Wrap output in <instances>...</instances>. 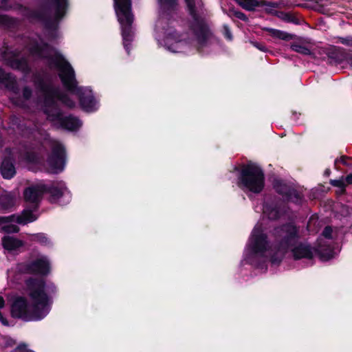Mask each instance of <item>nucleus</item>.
<instances>
[{
  "instance_id": "obj_1",
  "label": "nucleus",
  "mask_w": 352,
  "mask_h": 352,
  "mask_svg": "<svg viewBox=\"0 0 352 352\" xmlns=\"http://www.w3.org/2000/svg\"><path fill=\"white\" fill-rule=\"evenodd\" d=\"M30 52L33 56L46 59L50 67H56L59 71L58 77L63 86L69 92L78 96L83 111L94 112L97 110V100L92 90L88 87H78L75 71L62 54L48 43H39L37 41L32 43Z\"/></svg>"
},
{
  "instance_id": "obj_2",
  "label": "nucleus",
  "mask_w": 352,
  "mask_h": 352,
  "mask_svg": "<svg viewBox=\"0 0 352 352\" xmlns=\"http://www.w3.org/2000/svg\"><path fill=\"white\" fill-rule=\"evenodd\" d=\"M38 9L30 12V17L41 22L49 39L57 38L59 23L67 14L68 0H43Z\"/></svg>"
},
{
  "instance_id": "obj_3",
  "label": "nucleus",
  "mask_w": 352,
  "mask_h": 352,
  "mask_svg": "<svg viewBox=\"0 0 352 352\" xmlns=\"http://www.w3.org/2000/svg\"><path fill=\"white\" fill-rule=\"evenodd\" d=\"M34 82L35 86L43 93L42 111L44 114L46 111L50 113H56V111L63 112L57 100L70 109L76 107L75 102L67 94L61 91L58 87L46 82L43 77L37 76Z\"/></svg>"
},
{
  "instance_id": "obj_4",
  "label": "nucleus",
  "mask_w": 352,
  "mask_h": 352,
  "mask_svg": "<svg viewBox=\"0 0 352 352\" xmlns=\"http://www.w3.org/2000/svg\"><path fill=\"white\" fill-rule=\"evenodd\" d=\"M237 185L243 191L261 193L265 187L263 170L252 162L243 165L237 177Z\"/></svg>"
},
{
  "instance_id": "obj_5",
  "label": "nucleus",
  "mask_w": 352,
  "mask_h": 352,
  "mask_svg": "<svg viewBox=\"0 0 352 352\" xmlns=\"http://www.w3.org/2000/svg\"><path fill=\"white\" fill-rule=\"evenodd\" d=\"M113 6L122 28L123 45L129 54L134 36L132 31L134 16L131 10V0H113Z\"/></svg>"
},
{
  "instance_id": "obj_6",
  "label": "nucleus",
  "mask_w": 352,
  "mask_h": 352,
  "mask_svg": "<svg viewBox=\"0 0 352 352\" xmlns=\"http://www.w3.org/2000/svg\"><path fill=\"white\" fill-rule=\"evenodd\" d=\"M186 10L192 21L189 23V29L196 38L197 43L206 46L212 36V32L206 19L201 16L197 9L196 0H184Z\"/></svg>"
},
{
  "instance_id": "obj_7",
  "label": "nucleus",
  "mask_w": 352,
  "mask_h": 352,
  "mask_svg": "<svg viewBox=\"0 0 352 352\" xmlns=\"http://www.w3.org/2000/svg\"><path fill=\"white\" fill-rule=\"evenodd\" d=\"M267 236L260 228H254L251 234L248 245L249 256L252 264L256 268L267 267V258L265 256L268 248Z\"/></svg>"
},
{
  "instance_id": "obj_8",
  "label": "nucleus",
  "mask_w": 352,
  "mask_h": 352,
  "mask_svg": "<svg viewBox=\"0 0 352 352\" xmlns=\"http://www.w3.org/2000/svg\"><path fill=\"white\" fill-rule=\"evenodd\" d=\"M32 287V291H28L32 304L30 306L28 321H39L43 319L50 312L51 303L47 302V298L42 292L41 287L38 285Z\"/></svg>"
},
{
  "instance_id": "obj_9",
  "label": "nucleus",
  "mask_w": 352,
  "mask_h": 352,
  "mask_svg": "<svg viewBox=\"0 0 352 352\" xmlns=\"http://www.w3.org/2000/svg\"><path fill=\"white\" fill-rule=\"evenodd\" d=\"M274 243L285 251L295 245L298 238V228L292 223H285L274 228Z\"/></svg>"
},
{
  "instance_id": "obj_10",
  "label": "nucleus",
  "mask_w": 352,
  "mask_h": 352,
  "mask_svg": "<svg viewBox=\"0 0 352 352\" xmlns=\"http://www.w3.org/2000/svg\"><path fill=\"white\" fill-rule=\"evenodd\" d=\"M20 52L17 50H11L8 45H3L1 51V58L5 65L10 68L28 73L30 68L25 57L19 58Z\"/></svg>"
},
{
  "instance_id": "obj_11",
  "label": "nucleus",
  "mask_w": 352,
  "mask_h": 352,
  "mask_svg": "<svg viewBox=\"0 0 352 352\" xmlns=\"http://www.w3.org/2000/svg\"><path fill=\"white\" fill-rule=\"evenodd\" d=\"M67 161V152L65 146L56 142L52 147L51 153L47 157V164L54 173L62 172Z\"/></svg>"
},
{
  "instance_id": "obj_12",
  "label": "nucleus",
  "mask_w": 352,
  "mask_h": 352,
  "mask_svg": "<svg viewBox=\"0 0 352 352\" xmlns=\"http://www.w3.org/2000/svg\"><path fill=\"white\" fill-rule=\"evenodd\" d=\"M45 115L46 116L47 120L50 122H58L62 129L70 131L78 130L82 124L78 118L72 114L65 116H63V112L56 111V113H50L49 111H45Z\"/></svg>"
},
{
  "instance_id": "obj_13",
  "label": "nucleus",
  "mask_w": 352,
  "mask_h": 352,
  "mask_svg": "<svg viewBox=\"0 0 352 352\" xmlns=\"http://www.w3.org/2000/svg\"><path fill=\"white\" fill-rule=\"evenodd\" d=\"M288 208L287 203L280 198H274L266 201L263 206L265 214L271 220H277L285 215Z\"/></svg>"
},
{
  "instance_id": "obj_14",
  "label": "nucleus",
  "mask_w": 352,
  "mask_h": 352,
  "mask_svg": "<svg viewBox=\"0 0 352 352\" xmlns=\"http://www.w3.org/2000/svg\"><path fill=\"white\" fill-rule=\"evenodd\" d=\"M25 286L28 291H32V287H36L38 285L41 287L42 292L45 294L47 298V302L52 304V297L56 296L58 293V288L54 283H46L43 278L30 277L25 281Z\"/></svg>"
},
{
  "instance_id": "obj_15",
  "label": "nucleus",
  "mask_w": 352,
  "mask_h": 352,
  "mask_svg": "<svg viewBox=\"0 0 352 352\" xmlns=\"http://www.w3.org/2000/svg\"><path fill=\"white\" fill-rule=\"evenodd\" d=\"M30 305L24 296H16L10 306V314L13 318L28 322Z\"/></svg>"
},
{
  "instance_id": "obj_16",
  "label": "nucleus",
  "mask_w": 352,
  "mask_h": 352,
  "mask_svg": "<svg viewBox=\"0 0 352 352\" xmlns=\"http://www.w3.org/2000/svg\"><path fill=\"white\" fill-rule=\"evenodd\" d=\"M23 269L27 274L47 276L50 272V263L45 257L37 258L24 263Z\"/></svg>"
},
{
  "instance_id": "obj_17",
  "label": "nucleus",
  "mask_w": 352,
  "mask_h": 352,
  "mask_svg": "<svg viewBox=\"0 0 352 352\" xmlns=\"http://www.w3.org/2000/svg\"><path fill=\"white\" fill-rule=\"evenodd\" d=\"M43 184L32 185L25 188L23 197L25 202L32 204L34 210H37L44 195Z\"/></svg>"
},
{
  "instance_id": "obj_18",
  "label": "nucleus",
  "mask_w": 352,
  "mask_h": 352,
  "mask_svg": "<svg viewBox=\"0 0 352 352\" xmlns=\"http://www.w3.org/2000/svg\"><path fill=\"white\" fill-rule=\"evenodd\" d=\"M348 50L341 47L331 46L326 50L327 62L331 65L337 66L346 62Z\"/></svg>"
},
{
  "instance_id": "obj_19",
  "label": "nucleus",
  "mask_w": 352,
  "mask_h": 352,
  "mask_svg": "<svg viewBox=\"0 0 352 352\" xmlns=\"http://www.w3.org/2000/svg\"><path fill=\"white\" fill-rule=\"evenodd\" d=\"M43 190L44 194H49L48 201L51 204L57 203L63 196L65 191L67 190L64 184H44Z\"/></svg>"
},
{
  "instance_id": "obj_20",
  "label": "nucleus",
  "mask_w": 352,
  "mask_h": 352,
  "mask_svg": "<svg viewBox=\"0 0 352 352\" xmlns=\"http://www.w3.org/2000/svg\"><path fill=\"white\" fill-rule=\"evenodd\" d=\"M236 1L243 9L250 12L255 11L256 8L263 6L278 8L280 4L277 1L267 0H236Z\"/></svg>"
},
{
  "instance_id": "obj_21",
  "label": "nucleus",
  "mask_w": 352,
  "mask_h": 352,
  "mask_svg": "<svg viewBox=\"0 0 352 352\" xmlns=\"http://www.w3.org/2000/svg\"><path fill=\"white\" fill-rule=\"evenodd\" d=\"M293 247L291 251L295 261L302 258L311 260L314 258V249L311 245L300 242Z\"/></svg>"
},
{
  "instance_id": "obj_22",
  "label": "nucleus",
  "mask_w": 352,
  "mask_h": 352,
  "mask_svg": "<svg viewBox=\"0 0 352 352\" xmlns=\"http://www.w3.org/2000/svg\"><path fill=\"white\" fill-rule=\"evenodd\" d=\"M15 160L12 155L5 156L0 165V173L5 179H11L16 173Z\"/></svg>"
},
{
  "instance_id": "obj_23",
  "label": "nucleus",
  "mask_w": 352,
  "mask_h": 352,
  "mask_svg": "<svg viewBox=\"0 0 352 352\" xmlns=\"http://www.w3.org/2000/svg\"><path fill=\"white\" fill-rule=\"evenodd\" d=\"M272 8H265V13L277 16L282 21L287 23H290L295 25H300L301 23L300 19L295 13L291 12L277 11Z\"/></svg>"
},
{
  "instance_id": "obj_24",
  "label": "nucleus",
  "mask_w": 352,
  "mask_h": 352,
  "mask_svg": "<svg viewBox=\"0 0 352 352\" xmlns=\"http://www.w3.org/2000/svg\"><path fill=\"white\" fill-rule=\"evenodd\" d=\"M1 241L3 248L9 252L17 250L24 245L22 240L10 236H4Z\"/></svg>"
},
{
  "instance_id": "obj_25",
  "label": "nucleus",
  "mask_w": 352,
  "mask_h": 352,
  "mask_svg": "<svg viewBox=\"0 0 352 352\" xmlns=\"http://www.w3.org/2000/svg\"><path fill=\"white\" fill-rule=\"evenodd\" d=\"M320 259L322 261H328L334 256V250L330 245H321L318 248L314 249Z\"/></svg>"
},
{
  "instance_id": "obj_26",
  "label": "nucleus",
  "mask_w": 352,
  "mask_h": 352,
  "mask_svg": "<svg viewBox=\"0 0 352 352\" xmlns=\"http://www.w3.org/2000/svg\"><path fill=\"white\" fill-rule=\"evenodd\" d=\"M263 30L268 32L269 34L274 38H278L285 41L292 40L295 37L294 34L272 28H263Z\"/></svg>"
},
{
  "instance_id": "obj_27",
  "label": "nucleus",
  "mask_w": 352,
  "mask_h": 352,
  "mask_svg": "<svg viewBox=\"0 0 352 352\" xmlns=\"http://www.w3.org/2000/svg\"><path fill=\"white\" fill-rule=\"evenodd\" d=\"M22 158L28 164L36 165L42 164L44 161V158L41 153L32 151H25L23 154Z\"/></svg>"
},
{
  "instance_id": "obj_28",
  "label": "nucleus",
  "mask_w": 352,
  "mask_h": 352,
  "mask_svg": "<svg viewBox=\"0 0 352 352\" xmlns=\"http://www.w3.org/2000/svg\"><path fill=\"white\" fill-rule=\"evenodd\" d=\"M35 210L31 207V209H24L17 218V223L20 225H26L37 219V217L33 214Z\"/></svg>"
},
{
  "instance_id": "obj_29",
  "label": "nucleus",
  "mask_w": 352,
  "mask_h": 352,
  "mask_svg": "<svg viewBox=\"0 0 352 352\" xmlns=\"http://www.w3.org/2000/svg\"><path fill=\"white\" fill-rule=\"evenodd\" d=\"M303 198V194L293 186L290 189L289 192L285 197L287 201L292 202L297 205H300L302 204Z\"/></svg>"
},
{
  "instance_id": "obj_30",
  "label": "nucleus",
  "mask_w": 352,
  "mask_h": 352,
  "mask_svg": "<svg viewBox=\"0 0 352 352\" xmlns=\"http://www.w3.org/2000/svg\"><path fill=\"white\" fill-rule=\"evenodd\" d=\"M15 198L11 193H4L0 196V208L2 210H8L14 207Z\"/></svg>"
},
{
  "instance_id": "obj_31",
  "label": "nucleus",
  "mask_w": 352,
  "mask_h": 352,
  "mask_svg": "<svg viewBox=\"0 0 352 352\" xmlns=\"http://www.w3.org/2000/svg\"><path fill=\"white\" fill-rule=\"evenodd\" d=\"M1 83L3 84L7 89L13 93L16 94L19 91V86L16 79L15 76L10 73H8Z\"/></svg>"
},
{
  "instance_id": "obj_32",
  "label": "nucleus",
  "mask_w": 352,
  "mask_h": 352,
  "mask_svg": "<svg viewBox=\"0 0 352 352\" xmlns=\"http://www.w3.org/2000/svg\"><path fill=\"white\" fill-rule=\"evenodd\" d=\"M275 191L282 195L284 198L289 192L292 186L287 184L282 180H275L273 184Z\"/></svg>"
},
{
  "instance_id": "obj_33",
  "label": "nucleus",
  "mask_w": 352,
  "mask_h": 352,
  "mask_svg": "<svg viewBox=\"0 0 352 352\" xmlns=\"http://www.w3.org/2000/svg\"><path fill=\"white\" fill-rule=\"evenodd\" d=\"M29 239L32 242H36L41 245L48 246L51 245V241L45 233L40 232L32 234L29 236Z\"/></svg>"
},
{
  "instance_id": "obj_34",
  "label": "nucleus",
  "mask_w": 352,
  "mask_h": 352,
  "mask_svg": "<svg viewBox=\"0 0 352 352\" xmlns=\"http://www.w3.org/2000/svg\"><path fill=\"white\" fill-rule=\"evenodd\" d=\"M160 8L164 12H172L179 5L178 0H157Z\"/></svg>"
},
{
  "instance_id": "obj_35",
  "label": "nucleus",
  "mask_w": 352,
  "mask_h": 352,
  "mask_svg": "<svg viewBox=\"0 0 352 352\" xmlns=\"http://www.w3.org/2000/svg\"><path fill=\"white\" fill-rule=\"evenodd\" d=\"M274 248L276 251L271 255L270 261L273 265H279L288 251H285L278 248V247H276L275 244Z\"/></svg>"
},
{
  "instance_id": "obj_36",
  "label": "nucleus",
  "mask_w": 352,
  "mask_h": 352,
  "mask_svg": "<svg viewBox=\"0 0 352 352\" xmlns=\"http://www.w3.org/2000/svg\"><path fill=\"white\" fill-rule=\"evenodd\" d=\"M291 49L298 53L303 55H309L311 54V50L306 46L302 45L298 43H293L291 45Z\"/></svg>"
},
{
  "instance_id": "obj_37",
  "label": "nucleus",
  "mask_w": 352,
  "mask_h": 352,
  "mask_svg": "<svg viewBox=\"0 0 352 352\" xmlns=\"http://www.w3.org/2000/svg\"><path fill=\"white\" fill-rule=\"evenodd\" d=\"M14 25V19L6 14H0V25L11 28Z\"/></svg>"
},
{
  "instance_id": "obj_38",
  "label": "nucleus",
  "mask_w": 352,
  "mask_h": 352,
  "mask_svg": "<svg viewBox=\"0 0 352 352\" xmlns=\"http://www.w3.org/2000/svg\"><path fill=\"white\" fill-rule=\"evenodd\" d=\"M0 229L5 233L11 234V233H18L20 230V228L18 226L14 224H3L0 227Z\"/></svg>"
},
{
  "instance_id": "obj_39",
  "label": "nucleus",
  "mask_w": 352,
  "mask_h": 352,
  "mask_svg": "<svg viewBox=\"0 0 352 352\" xmlns=\"http://www.w3.org/2000/svg\"><path fill=\"white\" fill-rule=\"evenodd\" d=\"M229 16L231 17H232V16L236 17L244 22L248 21V17L246 16V14L239 10H236L234 9H230L229 10Z\"/></svg>"
},
{
  "instance_id": "obj_40",
  "label": "nucleus",
  "mask_w": 352,
  "mask_h": 352,
  "mask_svg": "<svg viewBox=\"0 0 352 352\" xmlns=\"http://www.w3.org/2000/svg\"><path fill=\"white\" fill-rule=\"evenodd\" d=\"M18 217H19V214H12L10 216L0 217V227L2 225L6 224L8 223H12V222L17 223Z\"/></svg>"
},
{
  "instance_id": "obj_41",
  "label": "nucleus",
  "mask_w": 352,
  "mask_h": 352,
  "mask_svg": "<svg viewBox=\"0 0 352 352\" xmlns=\"http://www.w3.org/2000/svg\"><path fill=\"white\" fill-rule=\"evenodd\" d=\"M337 39H338V43H340L346 45V46L352 47V36H348L346 37H340L339 36L337 38Z\"/></svg>"
},
{
  "instance_id": "obj_42",
  "label": "nucleus",
  "mask_w": 352,
  "mask_h": 352,
  "mask_svg": "<svg viewBox=\"0 0 352 352\" xmlns=\"http://www.w3.org/2000/svg\"><path fill=\"white\" fill-rule=\"evenodd\" d=\"M22 95L25 100H29L32 96V90L28 86H25L22 91Z\"/></svg>"
},
{
  "instance_id": "obj_43",
  "label": "nucleus",
  "mask_w": 352,
  "mask_h": 352,
  "mask_svg": "<svg viewBox=\"0 0 352 352\" xmlns=\"http://www.w3.org/2000/svg\"><path fill=\"white\" fill-rule=\"evenodd\" d=\"M330 184L334 187H338L344 190L345 189V184L342 179H331Z\"/></svg>"
},
{
  "instance_id": "obj_44",
  "label": "nucleus",
  "mask_w": 352,
  "mask_h": 352,
  "mask_svg": "<svg viewBox=\"0 0 352 352\" xmlns=\"http://www.w3.org/2000/svg\"><path fill=\"white\" fill-rule=\"evenodd\" d=\"M332 232H333L332 228L329 226H327L324 227V230H322V234L324 238H326L327 239H332Z\"/></svg>"
},
{
  "instance_id": "obj_45",
  "label": "nucleus",
  "mask_w": 352,
  "mask_h": 352,
  "mask_svg": "<svg viewBox=\"0 0 352 352\" xmlns=\"http://www.w3.org/2000/svg\"><path fill=\"white\" fill-rule=\"evenodd\" d=\"M223 35L224 37L228 41H232L233 38L232 32L228 25H223Z\"/></svg>"
},
{
  "instance_id": "obj_46",
  "label": "nucleus",
  "mask_w": 352,
  "mask_h": 352,
  "mask_svg": "<svg viewBox=\"0 0 352 352\" xmlns=\"http://www.w3.org/2000/svg\"><path fill=\"white\" fill-rule=\"evenodd\" d=\"M251 43L253 45L254 47H255L261 52H265L267 51V48L263 43L252 41Z\"/></svg>"
},
{
  "instance_id": "obj_47",
  "label": "nucleus",
  "mask_w": 352,
  "mask_h": 352,
  "mask_svg": "<svg viewBox=\"0 0 352 352\" xmlns=\"http://www.w3.org/2000/svg\"><path fill=\"white\" fill-rule=\"evenodd\" d=\"M28 344L25 342H21L17 345V346L14 349V351H21L23 352L28 351L29 349H27Z\"/></svg>"
},
{
  "instance_id": "obj_48",
  "label": "nucleus",
  "mask_w": 352,
  "mask_h": 352,
  "mask_svg": "<svg viewBox=\"0 0 352 352\" xmlns=\"http://www.w3.org/2000/svg\"><path fill=\"white\" fill-rule=\"evenodd\" d=\"M352 160V157H346V156L343 155V156H342V157L340 158V160L336 159V160H335V164H337V162L340 161V162L341 163H342L343 164H344V165H348V163H347V160Z\"/></svg>"
},
{
  "instance_id": "obj_49",
  "label": "nucleus",
  "mask_w": 352,
  "mask_h": 352,
  "mask_svg": "<svg viewBox=\"0 0 352 352\" xmlns=\"http://www.w3.org/2000/svg\"><path fill=\"white\" fill-rule=\"evenodd\" d=\"M351 67H352V51L348 50L346 62Z\"/></svg>"
},
{
  "instance_id": "obj_50",
  "label": "nucleus",
  "mask_w": 352,
  "mask_h": 352,
  "mask_svg": "<svg viewBox=\"0 0 352 352\" xmlns=\"http://www.w3.org/2000/svg\"><path fill=\"white\" fill-rule=\"evenodd\" d=\"M10 0H1V6L0 8L3 10H8L11 7L8 6V3Z\"/></svg>"
},
{
  "instance_id": "obj_51",
  "label": "nucleus",
  "mask_w": 352,
  "mask_h": 352,
  "mask_svg": "<svg viewBox=\"0 0 352 352\" xmlns=\"http://www.w3.org/2000/svg\"><path fill=\"white\" fill-rule=\"evenodd\" d=\"M0 322L2 323V324L5 326H8L9 322L6 318H5L2 314V312L0 311Z\"/></svg>"
},
{
  "instance_id": "obj_52",
  "label": "nucleus",
  "mask_w": 352,
  "mask_h": 352,
  "mask_svg": "<svg viewBox=\"0 0 352 352\" xmlns=\"http://www.w3.org/2000/svg\"><path fill=\"white\" fill-rule=\"evenodd\" d=\"M8 74L7 72H5V70L0 67V82H1L6 76Z\"/></svg>"
},
{
  "instance_id": "obj_53",
  "label": "nucleus",
  "mask_w": 352,
  "mask_h": 352,
  "mask_svg": "<svg viewBox=\"0 0 352 352\" xmlns=\"http://www.w3.org/2000/svg\"><path fill=\"white\" fill-rule=\"evenodd\" d=\"M346 182L348 184H352V174H349L346 177Z\"/></svg>"
},
{
  "instance_id": "obj_54",
  "label": "nucleus",
  "mask_w": 352,
  "mask_h": 352,
  "mask_svg": "<svg viewBox=\"0 0 352 352\" xmlns=\"http://www.w3.org/2000/svg\"><path fill=\"white\" fill-rule=\"evenodd\" d=\"M6 302L2 296L0 295V309H2L5 307Z\"/></svg>"
},
{
  "instance_id": "obj_55",
  "label": "nucleus",
  "mask_w": 352,
  "mask_h": 352,
  "mask_svg": "<svg viewBox=\"0 0 352 352\" xmlns=\"http://www.w3.org/2000/svg\"><path fill=\"white\" fill-rule=\"evenodd\" d=\"M330 174H331V170L329 168H327L324 170V175L326 177H329L330 175Z\"/></svg>"
},
{
  "instance_id": "obj_56",
  "label": "nucleus",
  "mask_w": 352,
  "mask_h": 352,
  "mask_svg": "<svg viewBox=\"0 0 352 352\" xmlns=\"http://www.w3.org/2000/svg\"><path fill=\"white\" fill-rule=\"evenodd\" d=\"M23 352H35L32 349H28V351H23Z\"/></svg>"
}]
</instances>
